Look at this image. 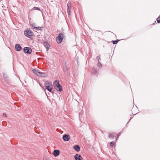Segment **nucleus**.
<instances>
[{
    "label": "nucleus",
    "instance_id": "f257e3e1",
    "mask_svg": "<svg viewBox=\"0 0 160 160\" xmlns=\"http://www.w3.org/2000/svg\"><path fill=\"white\" fill-rule=\"evenodd\" d=\"M45 86L46 89H47L49 92L53 93L52 91V86L51 82L48 81H46L45 83Z\"/></svg>",
    "mask_w": 160,
    "mask_h": 160
},
{
    "label": "nucleus",
    "instance_id": "f03ea898",
    "mask_svg": "<svg viewBox=\"0 0 160 160\" xmlns=\"http://www.w3.org/2000/svg\"><path fill=\"white\" fill-rule=\"evenodd\" d=\"M32 72L35 75L40 77H45L47 76L46 74L44 72H41L39 70L37 69H33Z\"/></svg>",
    "mask_w": 160,
    "mask_h": 160
},
{
    "label": "nucleus",
    "instance_id": "7ed1b4c3",
    "mask_svg": "<svg viewBox=\"0 0 160 160\" xmlns=\"http://www.w3.org/2000/svg\"><path fill=\"white\" fill-rule=\"evenodd\" d=\"M24 35H25L30 38L31 36H33V33L30 29L26 30L24 31Z\"/></svg>",
    "mask_w": 160,
    "mask_h": 160
},
{
    "label": "nucleus",
    "instance_id": "20e7f679",
    "mask_svg": "<svg viewBox=\"0 0 160 160\" xmlns=\"http://www.w3.org/2000/svg\"><path fill=\"white\" fill-rule=\"evenodd\" d=\"M64 37V34L62 33H60L56 38L57 42L58 43H60L62 41Z\"/></svg>",
    "mask_w": 160,
    "mask_h": 160
},
{
    "label": "nucleus",
    "instance_id": "39448f33",
    "mask_svg": "<svg viewBox=\"0 0 160 160\" xmlns=\"http://www.w3.org/2000/svg\"><path fill=\"white\" fill-rule=\"evenodd\" d=\"M23 50L25 52L28 54H30L32 52V49L28 47H25L23 49Z\"/></svg>",
    "mask_w": 160,
    "mask_h": 160
},
{
    "label": "nucleus",
    "instance_id": "423d86ee",
    "mask_svg": "<svg viewBox=\"0 0 160 160\" xmlns=\"http://www.w3.org/2000/svg\"><path fill=\"white\" fill-rule=\"evenodd\" d=\"M63 139L65 141H68L70 139V136L68 134H64L62 136Z\"/></svg>",
    "mask_w": 160,
    "mask_h": 160
},
{
    "label": "nucleus",
    "instance_id": "0eeeda50",
    "mask_svg": "<svg viewBox=\"0 0 160 160\" xmlns=\"http://www.w3.org/2000/svg\"><path fill=\"white\" fill-rule=\"evenodd\" d=\"M15 49L17 51H19L21 50L22 48L19 44H17L15 45Z\"/></svg>",
    "mask_w": 160,
    "mask_h": 160
},
{
    "label": "nucleus",
    "instance_id": "6e6552de",
    "mask_svg": "<svg viewBox=\"0 0 160 160\" xmlns=\"http://www.w3.org/2000/svg\"><path fill=\"white\" fill-rule=\"evenodd\" d=\"M74 158L76 160H82V158L81 156L78 154H76Z\"/></svg>",
    "mask_w": 160,
    "mask_h": 160
},
{
    "label": "nucleus",
    "instance_id": "1a4fd4ad",
    "mask_svg": "<svg viewBox=\"0 0 160 160\" xmlns=\"http://www.w3.org/2000/svg\"><path fill=\"white\" fill-rule=\"evenodd\" d=\"M58 85V86L55 88V89L59 91H62V86L60 85V84Z\"/></svg>",
    "mask_w": 160,
    "mask_h": 160
},
{
    "label": "nucleus",
    "instance_id": "9d476101",
    "mask_svg": "<svg viewBox=\"0 0 160 160\" xmlns=\"http://www.w3.org/2000/svg\"><path fill=\"white\" fill-rule=\"evenodd\" d=\"M59 151L58 150H55L52 153V154L54 155V156L56 157L59 154Z\"/></svg>",
    "mask_w": 160,
    "mask_h": 160
},
{
    "label": "nucleus",
    "instance_id": "9b49d317",
    "mask_svg": "<svg viewBox=\"0 0 160 160\" xmlns=\"http://www.w3.org/2000/svg\"><path fill=\"white\" fill-rule=\"evenodd\" d=\"M44 44L45 47H46L47 51H48L49 48V45L48 42H44Z\"/></svg>",
    "mask_w": 160,
    "mask_h": 160
},
{
    "label": "nucleus",
    "instance_id": "f8f14e48",
    "mask_svg": "<svg viewBox=\"0 0 160 160\" xmlns=\"http://www.w3.org/2000/svg\"><path fill=\"white\" fill-rule=\"evenodd\" d=\"M73 148L77 151L79 152L80 150V148L78 145H75L74 146Z\"/></svg>",
    "mask_w": 160,
    "mask_h": 160
},
{
    "label": "nucleus",
    "instance_id": "ddd939ff",
    "mask_svg": "<svg viewBox=\"0 0 160 160\" xmlns=\"http://www.w3.org/2000/svg\"><path fill=\"white\" fill-rule=\"evenodd\" d=\"M59 84V83L58 81L57 80H56L55 81V82H54V83H53L54 86L55 87V88L56 87H57V86H58V85Z\"/></svg>",
    "mask_w": 160,
    "mask_h": 160
},
{
    "label": "nucleus",
    "instance_id": "4468645a",
    "mask_svg": "<svg viewBox=\"0 0 160 160\" xmlns=\"http://www.w3.org/2000/svg\"><path fill=\"white\" fill-rule=\"evenodd\" d=\"M3 77L5 78V81H7L8 80V76L7 74L5 73H3Z\"/></svg>",
    "mask_w": 160,
    "mask_h": 160
},
{
    "label": "nucleus",
    "instance_id": "2eb2a0df",
    "mask_svg": "<svg viewBox=\"0 0 160 160\" xmlns=\"http://www.w3.org/2000/svg\"><path fill=\"white\" fill-rule=\"evenodd\" d=\"M71 9V7H67V13L68 15H69L70 14Z\"/></svg>",
    "mask_w": 160,
    "mask_h": 160
},
{
    "label": "nucleus",
    "instance_id": "dca6fc26",
    "mask_svg": "<svg viewBox=\"0 0 160 160\" xmlns=\"http://www.w3.org/2000/svg\"><path fill=\"white\" fill-rule=\"evenodd\" d=\"M31 25L32 27L33 28H34L36 30L38 29H39L41 28H40L39 27H35V25L34 23L31 24Z\"/></svg>",
    "mask_w": 160,
    "mask_h": 160
},
{
    "label": "nucleus",
    "instance_id": "f3484780",
    "mask_svg": "<svg viewBox=\"0 0 160 160\" xmlns=\"http://www.w3.org/2000/svg\"><path fill=\"white\" fill-rule=\"evenodd\" d=\"M119 41V40L117 39L116 40L112 41L113 44H117Z\"/></svg>",
    "mask_w": 160,
    "mask_h": 160
},
{
    "label": "nucleus",
    "instance_id": "a211bd4d",
    "mask_svg": "<svg viewBox=\"0 0 160 160\" xmlns=\"http://www.w3.org/2000/svg\"><path fill=\"white\" fill-rule=\"evenodd\" d=\"M97 65L98 67L101 68L102 67V64L99 62V61H98V63L97 64Z\"/></svg>",
    "mask_w": 160,
    "mask_h": 160
},
{
    "label": "nucleus",
    "instance_id": "6ab92c4d",
    "mask_svg": "<svg viewBox=\"0 0 160 160\" xmlns=\"http://www.w3.org/2000/svg\"><path fill=\"white\" fill-rule=\"evenodd\" d=\"M33 9L34 10H39V11L41 10L40 8H39L38 7H34L33 8Z\"/></svg>",
    "mask_w": 160,
    "mask_h": 160
},
{
    "label": "nucleus",
    "instance_id": "aec40b11",
    "mask_svg": "<svg viewBox=\"0 0 160 160\" xmlns=\"http://www.w3.org/2000/svg\"><path fill=\"white\" fill-rule=\"evenodd\" d=\"M114 135H113L112 134H110L109 135V138H114Z\"/></svg>",
    "mask_w": 160,
    "mask_h": 160
},
{
    "label": "nucleus",
    "instance_id": "412c9836",
    "mask_svg": "<svg viewBox=\"0 0 160 160\" xmlns=\"http://www.w3.org/2000/svg\"><path fill=\"white\" fill-rule=\"evenodd\" d=\"M114 142L112 141L110 142V146L111 147H113L114 144Z\"/></svg>",
    "mask_w": 160,
    "mask_h": 160
},
{
    "label": "nucleus",
    "instance_id": "4be33fe9",
    "mask_svg": "<svg viewBox=\"0 0 160 160\" xmlns=\"http://www.w3.org/2000/svg\"><path fill=\"white\" fill-rule=\"evenodd\" d=\"M93 74H94L95 75H96L97 74V71L96 70L94 69L93 71Z\"/></svg>",
    "mask_w": 160,
    "mask_h": 160
},
{
    "label": "nucleus",
    "instance_id": "5701e85b",
    "mask_svg": "<svg viewBox=\"0 0 160 160\" xmlns=\"http://www.w3.org/2000/svg\"><path fill=\"white\" fill-rule=\"evenodd\" d=\"M71 3L70 2H68L67 4V7H71Z\"/></svg>",
    "mask_w": 160,
    "mask_h": 160
},
{
    "label": "nucleus",
    "instance_id": "b1692460",
    "mask_svg": "<svg viewBox=\"0 0 160 160\" xmlns=\"http://www.w3.org/2000/svg\"><path fill=\"white\" fill-rule=\"evenodd\" d=\"M160 16L158 17L157 19V20L158 23H160V20H158L159 19Z\"/></svg>",
    "mask_w": 160,
    "mask_h": 160
},
{
    "label": "nucleus",
    "instance_id": "393cba45",
    "mask_svg": "<svg viewBox=\"0 0 160 160\" xmlns=\"http://www.w3.org/2000/svg\"><path fill=\"white\" fill-rule=\"evenodd\" d=\"M121 133L120 132H119L118 133V137L117 138H116V140H117V139H118V137L121 134Z\"/></svg>",
    "mask_w": 160,
    "mask_h": 160
},
{
    "label": "nucleus",
    "instance_id": "a878e982",
    "mask_svg": "<svg viewBox=\"0 0 160 160\" xmlns=\"http://www.w3.org/2000/svg\"><path fill=\"white\" fill-rule=\"evenodd\" d=\"M96 59L98 60V61H99V60L100 59V57L98 56H97L96 58Z\"/></svg>",
    "mask_w": 160,
    "mask_h": 160
},
{
    "label": "nucleus",
    "instance_id": "bb28decb",
    "mask_svg": "<svg viewBox=\"0 0 160 160\" xmlns=\"http://www.w3.org/2000/svg\"><path fill=\"white\" fill-rule=\"evenodd\" d=\"M3 115L4 116H5V117H7V116L6 115V114L5 113H3Z\"/></svg>",
    "mask_w": 160,
    "mask_h": 160
},
{
    "label": "nucleus",
    "instance_id": "cd10ccee",
    "mask_svg": "<svg viewBox=\"0 0 160 160\" xmlns=\"http://www.w3.org/2000/svg\"><path fill=\"white\" fill-rule=\"evenodd\" d=\"M134 108H133L132 111H133V110H134Z\"/></svg>",
    "mask_w": 160,
    "mask_h": 160
}]
</instances>
